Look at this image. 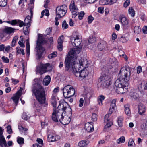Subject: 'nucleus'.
Here are the masks:
<instances>
[{"label": "nucleus", "instance_id": "obj_13", "mask_svg": "<svg viewBox=\"0 0 147 147\" xmlns=\"http://www.w3.org/2000/svg\"><path fill=\"white\" fill-rule=\"evenodd\" d=\"M6 22L8 23L11 24L13 26H14L16 25L18 26V25L20 27H22L24 25V26L25 25L24 23L20 20H13L11 21H7Z\"/></svg>", "mask_w": 147, "mask_h": 147}, {"label": "nucleus", "instance_id": "obj_35", "mask_svg": "<svg viewBox=\"0 0 147 147\" xmlns=\"http://www.w3.org/2000/svg\"><path fill=\"white\" fill-rule=\"evenodd\" d=\"M123 120V117L122 116H119L118 117L117 122L119 126L121 127L122 126V121Z\"/></svg>", "mask_w": 147, "mask_h": 147}, {"label": "nucleus", "instance_id": "obj_52", "mask_svg": "<svg viewBox=\"0 0 147 147\" xmlns=\"http://www.w3.org/2000/svg\"><path fill=\"white\" fill-rule=\"evenodd\" d=\"M92 120L94 121H96L97 120V115L95 113H93L92 116Z\"/></svg>", "mask_w": 147, "mask_h": 147}, {"label": "nucleus", "instance_id": "obj_60", "mask_svg": "<svg viewBox=\"0 0 147 147\" xmlns=\"http://www.w3.org/2000/svg\"><path fill=\"white\" fill-rule=\"evenodd\" d=\"M72 12V17L73 18H75L78 15L76 10L71 11Z\"/></svg>", "mask_w": 147, "mask_h": 147}, {"label": "nucleus", "instance_id": "obj_9", "mask_svg": "<svg viewBox=\"0 0 147 147\" xmlns=\"http://www.w3.org/2000/svg\"><path fill=\"white\" fill-rule=\"evenodd\" d=\"M72 56H70V57L69 56H68L65 59V70L66 71H68L70 69L71 70L72 69V71H73V69L72 68V65H73L74 67V61H76V59H78L76 57V60L73 59L72 58H71Z\"/></svg>", "mask_w": 147, "mask_h": 147}, {"label": "nucleus", "instance_id": "obj_44", "mask_svg": "<svg viewBox=\"0 0 147 147\" xmlns=\"http://www.w3.org/2000/svg\"><path fill=\"white\" fill-rule=\"evenodd\" d=\"M17 142L19 144H23L24 143V139L22 137H18L17 138Z\"/></svg>", "mask_w": 147, "mask_h": 147}, {"label": "nucleus", "instance_id": "obj_32", "mask_svg": "<svg viewBox=\"0 0 147 147\" xmlns=\"http://www.w3.org/2000/svg\"><path fill=\"white\" fill-rule=\"evenodd\" d=\"M69 8L71 11L78 10V9L75 5L74 1H71L69 6Z\"/></svg>", "mask_w": 147, "mask_h": 147}, {"label": "nucleus", "instance_id": "obj_59", "mask_svg": "<svg viewBox=\"0 0 147 147\" xmlns=\"http://www.w3.org/2000/svg\"><path fill=\"white\" fill-rule=\"evenodd\" d=\"M130 2L129 0H126L124 3L123 5L125 7H127L129 5Z\"/></svg>", "mask_w": 147, "mask_h": 147}, {"label": "nucleus", "instance_id": "obj_55", "mask_svg": "<svg viewBox=\"0 0 147 147\" xmlns=\"http://www.w3.org/2000/svg\"><path fill=\"white\" fill-rule=\"evenodd\" d=\"M117 0H107V2L108 4L112 5L116 3Z\"/></svg>", "mask_w": 147, "mask_h": 147}, {"label": "nucleus", "instance_id": "obj_27", "mask_svg": "<svg viewBox=\"0 0 147 147\" xmlns=\"http://www.w3.org/2000/svg\"><path fill=\"white\" fill-rule=\"evenodd\" d=\"M48 138L49 142H53L58 140L59 137L58 136H52L51 135H48Z\"/></svg>", "mask_w": 147, "mask_h": 147}, {"label": "nucleus", "instance_id": "obj_18", "mask_svg": "<svg viewBox=\"0 0 147 147\" xmlns=\"http://www.w3.org/2000/svg\"><path fill=\"white\" fill-rule=\"evenodd\" d=\"M130 98L132 100H139L140 97L138 94L134 92H131L130 94Z\"/></svg>", "mask_w": 147, "mask_h": 147}, {"label": "nucleus", "instance_id": "obj_56", "mask_svg": "<svg viewBox=\"0 0 147 147\" xmlns=\"http://www.w3.org/2000/svg\"><path fill=\"white\" fill-rule=\"evenodd\" d=\"M52 28L50 27L47 28L46 31V36L49 34L51 32Z\"/></svg>", "mask_w": 147, "mask_h": 147}, {"label": "nucleus", "instance_id": "obj_33", "mask_svg": "<svg viewBox=\"0 0 147 147\" xmlns=\"http://www.w3.org/2000/svg\"><path fill=\"white\" fill-rule=\"evenodd\" d=\"M26 48L27 54L28 57L30 54V46L29 45V41L28 39L26 40Z\"/></svg>", "mask_w": 147, "mask_h": 147}, {"label": "nucleus", "instance_id": "obj_46", "mask_svg": "<svg viewBox=\"0 0 147 147\" xmlns=\"http://www.w3.org/2000/svg\"><path fill=\"white\" fill-rule=\"evenodd\" d=\"M16 50H17V53L18 54L21 53L23 55H24L25 53L23 49H17V48Z\"/></svg>", "mask_w": 147, "mask_h": 147}, {"label": "nucleus", "instance_id": "obj_6", "mask_svg": "<svg viewBox=\"0 0 147 147\" xmlns=\"http://www.w3.org/2000/svg\"><path fill=\"white\" fill-rule=\"evenodd\" d=\"M63 90V95L65 98H69L74 96L75 93V90L71 86L67 85L64 88H61Z\"/></svg>", "mask_w": 147, "mask_h": 147}, {"label": "nucleus", "instance_id": "obj_61", "mask_svg": "<svg viewBox=\"0 0 147 147\" xmlns=\"http://www.w3.org/2000/svg\"><path fill=\"white\" fill-rule=\"evenodd\" d=\"M104 7H99L98 9V11L100 13H103L104 12Z\"/></svg>", "mask_w": 147, "mask_h": 147}, {"label": "nucleus", "instance_id": "obj_31", "mask_svg": "<svg viewBox=\"0 0 147 147\" xmlns=\"http://www.w3.org/2000/svg\"><path fill=\"white\" fill-rule=\"evenodd\" d=\"M90 100V96L89 94L84 95L83 98H81L79 101H88Z\"/></svg>", "mask_w": 147, "mask_h": 147}, {"label": "nucleus", "instance_id": "obj_25", "mask_svg": "<svg viewBox=\"0 0 147 147\" xmlns=\"http://www.w3.org/2000/svg\"><path fill=\"white\" fill-rule=\"evenodd\" d=\"M120 20L122 25L125 26L128 25V22L127 19L124 17H121Z\"/></svg>", "mask_w": 147, "mask_h": 147}, {"label": "nucleus", "instance_id": "obj_29", "mask_svg": "<svg viewBox=\"0 0 147 147\" xmlns=\"http://www.w3.org/2000/svg\"><path fill=\"white\" fill-rule=\"evenodd\" d=\"M14 29L10 27L5 28L4 30V32L6 33L10 34L14 32Z\"/></svg>", "mask_w": 147, "mask_h": 147}, {"label": "nucleus", "instance_id": "obj_21", "mask_svg": "<svg viewBox=\"0 0 147 147\" xmlns=\"http://www.w3.org/2000/svg\"><path fill=\"white\" fill-rule=\"evenodd\" d=\"M92 123V122L88 123L85 124V129L88 132H91L93 131L94 128Z\"/></svg>", "mask_w": 147, "mask_h": 147}, {"label": "nucleus", "instance_id": "obj_12", "mask_svg": "<svg viewBox=\"0 0 147 147\" xmlns=\"http://www.w3.org/2000/svg\"><path fill=\"white\" fill-rule=\"evenodd\" d=\"M49 67L47 64H40L39 66H38L36 68V72L37 73L42 74L46 72V69Z\"/></svg>", "mask_w": 147, "mask_h": 147}, {"label": "nucleus", "instance_id": "obj_10", "mask_svg": "<svg viewBox=\"0 0 147 147\" xmlns=\"http://www.w3.org/2000/svg\"><path fill=\"white\" fill-rule=\"evenodd\" d=\"M71 42L74 46L78 47L80 46H82L81 44L82 39L79 35H76L75 36H72L71 38Z\"/></svg>", "mask_w": 147, "mask_h": 147}, {"label": "nucleus", "instance_id": "obj_45", "mask_svg": "<svg viewBox=\"0 0 147 147\" xmlns=\"http://www.w3.org/2000/svg\"><path fill=\"white\" fill-rule=\"evenodd\" d=\"M28 26H26L25 25L23 28V32L25 35H27L29 33V32L28 29Z\"/></svg>", "mask_w": 147, "mask_h": 147}, {"label": "nucleus", "instance_id": "obj_30", "mask_svg": "<svg viewBox=\"0 0 147 147\" xmlns=\"http://www.w3.org/2000/svg\"><path fill=\"white\" fill-rule=\"evenodd\" d=\"M129 106V105L127 104L125 105L124 106L125 113L128 116H130L131 114V112L130 110Z\"/></svg>", "mask_w": 147, "mask_h": 147}, {"label": "nucleus", "instance_id": "obj_24", "mask_svg": "<svg viewBox=\"0 0 147 147\" xmlns=\"http://www.w3.org/2000/svg\"><path fill=\"white\" fill-rule=\"evenodd\" d=\"M51 78L49 76H46L44 78L43 81V84L45 86H47L50 83Z\"/></svg>", "mask_w": 147, "mask_h": 147}, {"label": "nucleus", "instance_id": "obj_23", "mask_svg": "<svg viewBox=\"0 0 147 147\" xmlns=\"http://www.w3.org/2000/svg\"><path fill=\"white\" fill-rule=\"evenodd\" d=\"M116 105L115 102H111L110 103V107L109 110V114L111 115L112 113L115 111Z\"/></svg>", "mask_w": 147, "mask_h": 147}, {"label": "nucleus", "instance_id": "obj_19", "mask_svg": "<svg viewBox=\"0 0 147 147\" xmlns=\"http://www.w3.org/2000/svg\"><path fill=\"white\" fill-rule=\"evenodd\" d=\"M138 113L139 114L141 115H143V114L145 111V105L140 103L139 104L138 106Z\"/></svg>", "mask_w": 147, "mask_h": 147}, {"label": "nucleus", "instance_id": "obj_42", "mask_svg": "<svg viewBox=\"0 0 147 147\" xmlns=\"http://www.w3.org/2000/svg\"><path fill=\"white\" fill-rule=\"evenodd\" d=\"M22 118L24 120H27L29 118V116H28V115H27L26 113H24Z\"/></svg>", "mask_w": 147, "mask_h": 147}, {"label": "nucleus", "instance_id": "obj_16", "mask_svg": "<svg viewBox=\"0 0 147 147\" xmlns=\"http://www.w3.org/2000/svg\"><path fill=\"white\" fill-rule=\"evenodd\" d=\"M82 46L81 45L74 48L69 51V53L71 55L74 56L79 54L81 50Z\"/></svg>", "mask_w": 147, "mask_h": 147}, {"label": "nucleus", "instance_id": "obj_36", "mask_svg": "<svg viewBox=\"0 0 147 147\" xmlns=\"http://www.w3.org/2000/svg\"><path fill=\"white\" fill-rule=\"evenodd\" d=\"M141 31V29L138 26H135L134 28V32L135 34H139Z\"/></svg>", "mask_w": 147, "mask_h": 147}, {"label": "nucleus", "instance_id": "obj_15", "mask_svg": "<svg viewBox=\"0 0 147 147\" xmlns=\"http://www.w3.org/2000/svg\"><path fill=\"white\" fill-rule=\"evenodd\" d=\"M82 46L81 45L74 48L69 51V53L71 55L74 56L79 54L81 50Z\"/></svg>", "mask_w": 147, "mask_h": 147}, {"label": "nucleus", "instance_id": "obj_26", "mask_svg": "<svg viewBox=\"0 0 147 147\" xmlns=\"http://www.w3.org/2000/svg\"><path fill=\"white\" fill-rule=\"evenodd\" d=\"M34 104L36 107H38L43 106L45 107L47 105V102H36Z\"/></svg>", "mask_w": 147, "mask_h": 147}, {"label": "nucleus", "instance_id": "obj_1", "mask_svg": "<svg viewBox=\"0 0 147 147\" xmlns=\"http://www.w3.org/2000/svg\"><path fill=\"white\" fill-rule=\"evenodd\" d=\"M131 68L128 66L122 67L118 75V78L115 84L114 89L118 94H122L127 91L131 76Z\"/></svg>", "mask_w": 147, "mask_h": 147}, {"label": "nucleus", "instance_id": "obj_64", "mask_svg": "<svg viewBox=\"0 0 147 147\" xmlns=\"http://www.w3.org/2000/svg\"><path fill=\"white\" fill-rule=\"evenodd\" d=\"M105 97L102 95L100 96L98 98V100L99 101H102L104 100Z\"/></svg>", "mask_w": 147, "mask_h": 147}, {"label": "nucleus", "instance_id": "obj_50", "mask_svg": "<svg viewBox=\"0 0 147 147\" xmlns=\"http://www.w3.org/2000/svg\"><path fill=\"white\" fill-rule=\"evenodd\" d=\"M111 115L109 114V112L108 114H107L105 115L104 117V121L105 122H107L109 121V120L110 119L109 118V117Z\"/></svg>", "mask_w": 147, "mask_h": 147}, {"label": "nucleus", "instance_id": "obj_3", "mask_svg": "<svg viewBox=\"0 0 147 147\" xmlns=\"http://www.w3.org/2000/svg\"><path fill=\"white\" fill-rule=\"evenodd\" d=\"M74 67L72 65L73 72L77 77H78L81 79H83L87 76L90 69V67L88 66L87 61H84L82 59H76V61H74Z\"/></svg>", "mask_w": 147, "mask_h": 147}, {"label": "nucleus", "instance_id": "obj_17", "mask_svg": "<svg viewBox=\"0 0 147 147\" xmlns=\"http://www.w3.org/2000/svg\"><path fill=\"white\" fill-rule=\"evenodd\" d=\"M22 88L21 87L20 90L18 91L16 93L14 94L11 98L14 101H18L19 98L22 94Z\"/></svg>", "mask_w": 147, "mask_h": 147}, {"label": "nucleus", "instance_id": "obj_48", "mask_svg": "<svg viewBox=\"0 0 147 147\" xmlns=\"http://www.w3.org/2000/svg\"><path fill=\"white\" fill-rule=\"evenodd\" d=\"M78 18L80 20L82 19L85 15V13L84 11H81L79 13H78Z\"/></svg>", "mask_w": 147, "mask_h": 147}, {"label": "nucleus", "instance_id": "obj_4", "mask_svg": "<svg viewBox=\"0 0 147 147\" xmlns=\"http://www.w3.org/2000/svg\"><path fill=\"white\" fill-rule=\"evenodd\" d=\"M32 91L38 101H45V94L44 88L40 84L38 83L34 84Z\"/></svg>", "mask_w": 147, "mask_h": 147}, {"label": "nucleus", "instance_id": "obj_14", "mask_svg": "<svg viewBox=\"0 0 147 147\" xmlns=\"http://www.w3.org/2000/svg\"><path fill=\"white\" fill-rule=\"evenodd\" d=\"M0 146L3 147H8L6 141L3 136L2 135V130L1 127H0Z\"/></svg>", "mask_w": 147, "mask_h": 147}, {"label": "nucleus", "instance_id": "obj_40", "mask_svg": "<svg viewBox=\"0 0 147 147\" xmlns=\"http://www.w3.org/2000/svg\"><path fill=\"white\" fill-rule=\"evenodd\" d=\"M7 0H0V6L5 7L7 4Z\"/></svg>", "mask_w": 147, "mask_h": 147}, {"label": "nucleus", "instance_id": "obj_2", "mask_svg": "<svg viewBox=\"0 0 147 147\" xmlns=\"http://www.w3.org/2000/svg\"><path fill=\"white\" fill-rule=\"evenodd\" d=\"M72 110L66 102L62 105L59 103L57 110H54L52 113V119L54 121L57 122L58 120L63 124H68L71 121Z\"/></svg>", "mask_w": 147, "mask_h": 147}, {"label": "nucleus", "instance_id": "obj_38", "mask_svg": "<svg viewBox=\"0 0 147 147\" xmlns=\"http://www.w3.org/2000/svg\"><path fill=\"white\" fill-rule=\"evenodd\" d=\"M129 13L131 15V16L133 17L134 16L135 13V11L132 7H130L128 10Z\"/></svg>", "mask_w": 147, "mask_h": 147}, {"label": "nucleus", "instance_id": "obj_62", "mask_svg": "<svg viewBox=\"0 0 147 147\" xmlns=\"http://www.w3.org/2000/svg\"><path fill=\"white\" fill-rule=\"evenodd\" d=\"M113 124L112 122L110 121L105 126V128H106L110 127Z\"/></svg>", "mask_w": 147, "mask_h": 147}, {"label": "nucleus", "instance_id": "obj_57", "mask_svg": "<svg viewBox=\"0 0 147 147\" xmlns=\"http://www.w3.org/2000/svg\"><path fill=\"white\" fill-rule=\"evenodd\" d=\"M95 41V39L92 37H90L89 39L88 40V42L89 43H93Z\"/></svg>", "mask_w": 147, "mask_h": 147}, {"label": "nucleus", "instance_id": "obj_58", "mask_svg": "<svg viewBox=\"0 0 147 147\" xmlns=\"http://www.w3.org/2000/svg\"><path fill=\"white\" fill-rule=\"evenodd\" d=\"M7 128V131L9 134H10L12 133V129L10 125H8Z\"/></svg>", "mask_w": 147, "mask_h": 147}, {"label": "nucleus", "instance_id": "obj_37", "mask_svg": "<svg viewBox=\"0 0 147 147\" xmlns=\"http://www.w3.org/2000/svg\"><path fill=\"white\" fill-rule=\"evenodd\" d=\"M57 53L56 52H54L52 53L49 54L48 55V58L49 59H51L57 56Z\"/></svg>", "mask_w": 147, "mask_h": 147}, {"label": "nucleus", "instance_id": "obj_5", "mask_svg": "<svg viewBox=\"0 0 147 147\" xmlns=\"http://www.w3.org/2000/svg\"><path fill=\"white\" fill-rule=\"evenodd\" d=\"M45 39L42 36L38 38V40L37 41V46L36 49L37 50V53L36 54V58L38 60L42 58V55L45 51V49L40 45L41 44L46 43Z\"/></svg>", "mask_w": 147, "mask_h": 147}, {"label": "nucleus", "instance_id": "obj_53", "mask_svg": "<svg viewBox=\"0 0 147 147\" xmlns=\"http://www.w3.org/2000/svg\"><path fill=\"white\" fill-rule=\"evenodd\" d=\"M94 20V18L91 15L89 16L88 18V23L89 24L91 23Z\"/></svg>", "mask_w": 147, "mask_h": 147}, {"label": "nucleus", "instance_id": "obj_8", "mask_svg": "<svg viewBox=\"0 0 147 147\" xmlns=\"http://www.w3.org/2000/svg\"><path fill=\"white\" fill-rule=\"evenodd\" d=\"M67 10V7L65 5L58 6L56 9V16L61 18L65 15Z\"/></svg>", "mask_w": 147, "mask_h": 147}, {"label": "nucleus", "instance_id": "obj_7", "mask_svg": "<svg viewBox=\"0 0 147 147\" xmlns=\"http://www.w3.org/2000/svg\"><path fill=\"white\" fill-rule=\"evenodd\" d=\"M111 80L107 76L100 77L98 79V82L102 87L107 88L110 84Z\"/></svg>", "mask_w": 147, "mask_h": 147}, {"label": "nucleus", "instance_id": "obj_34", "mask_svg": "<svg viewBox=\"0 0 147 147\" xmlns=\"http://www.w3.org/2000/svg\"><path fill=\"white\" fill-rule=\"evenodd\" d=\"M18 127L21 134L24 135L26 134V131L27 130V128H24L21 126H19Z\"/></svg>", "mask_w": 147, "mask_h": 147}, {"label": "nucleus", "instance_id": "obj_47", "mask_svg": "<svg viewBox=\"0 0 147 147\" xmlns=\"http://www.w3.org/2000/svg\"><path fill=\"white\" fill-rule=\"evenodd\" d=\"M62 26L63 29H66L68 28V25L66 23L65 20L63 21L62 22Z\"/></svg>", "mask_w": 147, "mask_h": 147}, {"label": "nucleus", "instance_id": "obj_54", "mask_svg": "<svg viewBox=\"0 0 147 147\" xmlns=\"http://www.w3.org/2000/svg\"><path fill=\"white\" fill-rule=\"evenodd\" d=\"M1 59L4 62L6 63H8L9 62V59L7 57H5V56H3L2 57Z\"/></svg>", "mask_w": 147, "mask_h": 147}, {"label": "nucleus", "instance_id": "obj_51", "mask_svg": "<svg viewBox=\"0 0 147 147\" xmlns=\"http://www.w3.org/2000/svg\"><path fill=\"white\" fill-rule=\"evenodd\" d=\"M51 99L54 101H57L59 100V98L56 97L55 94H54L52 95Z\"/></svg>", "mask_w": 147, "mask_h": 147}, {"label": "nucleus", "instance_id": "obj_49", "mask_svg": "<svg viewBox=\"0 0 147 147\" xmlns=\"http://www.w3.org/2000/svg\"><path fill=\"white\" fill-rule=\"evenodd\" d=\"M119 40L122 43L126 42L127 40L125 37L122 36L120 38H118Z\"/></svg>", "mask_w": 147, "mask_h": 147}, {"label": "nucleus", "instance_id": "obj_28", "mask_svg": "<svg viewBox=\"0 0 147 147\" xmlns=\"http://www.w3.org/2000/svg\"><path fill=\"white\" fill-rule=\"evenodd\" d=\"M88 143L89 142L87 140H82L78 143V145L81 147H84L87 145Z\"/></svg>", "mask_w": 147, "mask_h": 147}, {"label": "nucleus", "instance_id": "obj_20", "mask_svg": "<svg viewBox=\"0 0 147 147\" xmlns=\"http://www.w3.org/2000/svg\"><path fill=\"white\" fill-rule=\"evenodd\" d=\"M98 50L100 51H104L107 49V43L105 42H102L101 43L98 44Z\"/></svg>", "mask_w": 147, "mask_h": 147}, {"label": "nucleus", "instance_id": "obj_11", "mask_svg": "<svg viewBox=\"0 0 147 147\" xmlns=\"http://www.w3.org/2000/svg\"><path fill=\"white\" fill-rule=\"evenodd\" d=\"M109 69H111L112 72H114L117 68L118 63L116 59L115 58L110 59H109Z\"/></svg>", "mask_w": 147, "mask_h": 147}, {"label": "nucleus", "instance_id": "obj_22", "mask_svg": "<svg viewBox=\"0 0 147 147\" xmlns=\"http://www.w3.org/2000/svg\"><path fill=\"white\" fill-rule=\"evenodd\" d=\"M63 36L59 37L58 39V45L57 46V48L59 51H61L62 50L63 45L62 44L63 42Z\"/></svg>", "mask_w": 147, "mask_h": 147}, {"label": "nucleus", "instance_id": "obj_43", "mask_svg": "<svg viewBox=\"0 0 147 147\" xmlns=\"http://www.w3.org/2000/svg\"><path fill=\"white\" fill-rule=\"evenodd\" d=\"M134 142L132 139H130L128 142V146L129 147H134Z\"/></svg>", "mask_w": 147, "mask_h": 147}, {"label": "nucleus", "instance_id": "obj_39", "mask_svg": "<svg viewBox=\"0 0 147 147\" xmlns=\"http://www.w3.org/2000/svg\"><path fill=\"white\" fill-rule=\"evenodd\" d=\"M125 142V137L122 136L117 140V142L118 144L121 143H124Z\"/></svg>", "mask_w": 147, "mask_h": 147}, {"label": "nucleus", "instance_id": "obj_41", "mask_svg": "<svg viewBox=\"0 0 147 147\" xmlns=\"http://www.w3.org/2000/svg\"><path fill=\"white\" fill-rule=\"evenodd\" d=\"M64 102H63V104H62V105L63 104ZM59 103H60L59 102H52L51 104L52 105L53 107L54 108L53 109V110L54 109L55 110H56V111H57V110H56V105L57 103L59 105ZM60 104H61V103H60ZM61 104H62L61 103Z\"/></svg>", "mask_w": 147, "mask_h": 147}, {"label": "nucleus", "instance_id": "obj_63", "mask_svg": "<svg viewBox=\"0 0 147 147\" xmlns=\"http://www.w3.org/2000/svg\"><path fill=\"white\" fill-rule=\"evenodd\" d=\"M22 38L20 41H19L18 42V43L20 46L22 47H24L25 46L23 42Z\"/></svg>", "mask_w": 147, "mask_h": 147}]
</instances>
